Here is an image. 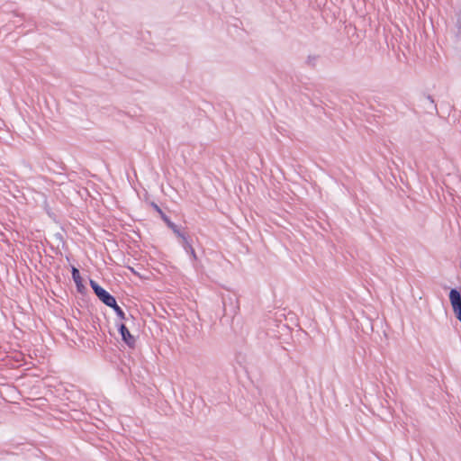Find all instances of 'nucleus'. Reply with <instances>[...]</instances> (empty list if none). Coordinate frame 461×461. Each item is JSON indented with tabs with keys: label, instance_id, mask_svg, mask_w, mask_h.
<instances>
[{
	"label": "nucleus",
	"instance_id": "1",
	"mask_svg": "<svg viewBox=\"0 0 461 461\" xmlns=\"http://www.w3.org/2000/svg\"><path fill=\"white\" fill-rule=\"evenodd\" d=\"M223 315L221 322L232 321L240 311L239 300L235 294H227L222 296Z\"/></svg>",
	"mask_w": 461,
	"mask_h": 461
},
{
	"label": "nucleus",
	"instance_id": "2",
	"mask_svg": "<svg viewBox=\"0 0 461 461\" xmlns=\"http://www.w3.org/2000/svg\"><path fill=\"white\" fill-rule=\"evenodd\" d=\"M89 285L97 298L106 306H110L116 300L108 291L103 288L96 281L90 279Z\"/></svg>",
	"mask_w": 461,
	"mask_h": 461
},
{
	"label": "nucleus",
	"instance_id": "3",
	"mask_svg": "<svg viewBox=\"0 0 461 461\" xmlns=\"http://www.w3.org/2000/svg\"><path fill=\"white\" fill-rule=\"evenodd\" d=\"M176 236L178 238L179 243L182 246V248L184 249V250L186 252V254H188L190 256L191 260L196 261L197 256H196L195 250L193 247V240H192L191 236L188 235L185 231V229L183 230H181Z\"/></svg>",
	"mask_w": 461,
	"mask_h": 461
},
{
	"label": "nucleus",
	"instance_id": "4",
	"mask_svg": "<svg viewBox=\"0 0 461 461\" xmlns=\"http://www.w3.org/2000/svg\"><path fill=\"white\" fill-rule=\"evenodd\" d=\"M117 330L121 336V339L129 348H136V338L130 332L128 327L123 322L116 323Z\"/></svg>",
	"mask_w": 461,
	"mask_h": 461
},
{
	"label": "nucleus",
	"instance_id": "5",
	"mask_svg": "<svg viewBox=\"0 0 461 461\" xmlns=\"http://www.w3.org/2000/svg\"><path fill=\"white\" fill-rule=\"evenodd\" d=\"M151 206L159 214L160 218L163 220L166 225L173 231L175 235L178 234L181 230L185 229L174 223L156 203L152 202Z\"/></svg>",
	"mask_w": 461,
	"mask_h": 461
},
{
	"label": "nucleus",
	"instance_id": "6",
	"mask_svg": "<svg viewBox=\"0 0 461 461\" xmlns=\"http://www.w3.org/2000/svg\"><path fill=\"white\" fill-rule=\"evenodd\" d=\"M420 105L424 109L425 113L429 114H437L438 108L433 97L430 95L423 94L420 98Z\"/></svg>",
	"mask_w": 461,
	"mask_h": 461
},
{
	"label": "nucleus",
	"instance_id": "7",
	"mask_svg": "<svg viewBox=\"0 0 461 461\" xmlns=\"http://www.w3.org/2000/svg\"><path fill=\"white\" fill-rule=\"evenodd\" d=\"M448 297L455 316L461 313V290L456 287L450 289Z\"/></svg>",
	"mask_w": 461,
	"mask_h": 461
},
{
	"label": "nucleus",
	"instance_id": "8",
	"mask_svg": "<svg viewBox=\"0 0 461 461\" xmlns=\"http://www.w3.org/2000/svg\"><path fill=\"white\" fill-rule=\"evenodd\" d=\"M72 279L76 284V288L78 294L85 295L87 292L86 285L83 283V278L77 267L75 266L71 267Z\"/></svg>",
	"mask_w": 461,
	"mask_h": 461
},
{
	"label": "nucleus",
	"instance_id": "9",
	"mask_svg": "<svg viewBox=\"0 0 461 461\" xmlns=\"http://www.w3.org/2000/svg\"><path fill=\"white\" fill-rule=\"evenodd\" d=\"M321 59L322 57L320 54H309L305 59L304 65L311 69H315Z\"/></svg>",
	"mask_w": 461,
	"mask_h": 461
},
{
	"label": "nucleus",
	"instance_id": "10",
	"mask_svg": "<svg viewBox=\"0 0 461 461\" xmlns=\"http://www.w3.org/2000/svg\"><path fill=\"white\" fill-rule=\"evenodd\" d=\"M109 307L114 311L116 316L121 321H128L129 318H131L132 320L134 319V317L131 314H130L129 317L126 316L124 311L118 305L116 300Z\"/></svg>",
	"mask_w": 461,
	"mask_h": 461
},
{
	"label": "nucleus",
	"instance_id": "11",
	"mask_svg": "<svg viewBox=\"0 0 461 461\" xmlns=\"http://www.w3.org/2000/svg\"><path fill=\"white\" fill-rule=\"evenodd\" d=\"M455 317L461 322V312Z\"/></svg>",
	"mask_w": 461,
	"mask_h": 461
},
{
	"label": "nucleus",
	"instance_id": "12",
	"mask_svg": "<svg viewBox=\"0 0 461 461\" xmlns=\"http://www.w3.org/2000/svg\"><path fill=\"white\" fill-rule=\"evenodd\" d=\"M56 237H57L58 239H59V240H62V239H63L62 235H61V234H59V233L56 234Z\"/></svg>",
	"mask_w": 461,
	"mask_h": 461
},
{
	"label": "nucleus",
	"instance_id": "13",
	"mask_svg": "<svg viewBox=\"0 0 461 461\" xmlns=\"http://www.w3.org/2000/svg\"><path fill=\"white\" fill-rule=\"evenodd\" d=\"M47 212L50 217L52 216V213L48 211Z\"/></svg>",
	"mask_w": 461,
	"mask_h": 461
}]
</instances>
